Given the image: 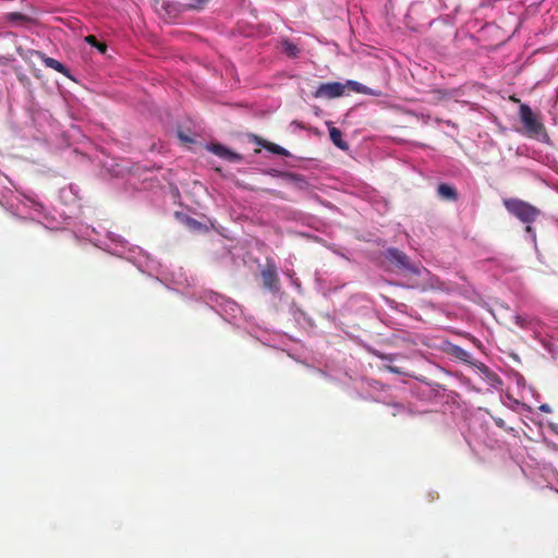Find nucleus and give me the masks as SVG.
I'll list each match as a JSON object with an SVG mask.
<instances>
[{
    "instance_id": "1",
    "label": "nucleus",
    "mask_w": 558,
    "mask_h": 558,
    "mask_svg": "<svg viewBox=\"0 0 558 558\" xmlns=\"http://www.w3.org/2000/svg\"><path fill=\"white\" fill-rule=\"evenodd\" d=\"M504 205L510 214L524 223H532L539 215V210L536 207L518 198L505 199Z\"/></svg>"
},
{
    "instance_id": "2",
    "label": "nucleus",
    "mask_w": 558,
    "mask_h": 558,
    "mask_svg": "<svg viewBox=\"0 0 558 558\" xmlns=\"http://www.w3.org/2000/svg\"><path fill=\"white\" fill-rule=\"evenodd\" d=\"M521 122L530 135L536 136L544 132V125L538 121L530 106L522 104L519 109Z\"/></svg>"
},
{
    "instance_id": "3",
    "label": "nucleus",
    "mask_w": 558,
    "mask_h": 558,
    "mask_svg": "<svg viewBox=\"0 0 558 558\" xmlns=\"http://www.w3.org/2000/svg\"><path fill=\"white\" fill-rule=\"evenodd\" d=\"M387 258L401 269L408 270L412 274H418V269L411 264L408 255L398 248H388Z\"/></svg>"
},
{
    "instance_id": "4",
    "label": "nucleus",
    "mask_w": 558,
    "mask_h": 558,
    "mask_svg": "<svg viewBox=\"0 0 558 558\" xmlns=\"http://www.w3.org/2000/svg\"><path fill=\"white\" fill-rule=\"evenodd\" d=\"M263 284L270 291H277L279 278L277 267L274 262L267 260L266 267L262 270Z\"/></svg>"
},
{
    "instance_id": "5",
    "label": "nucleus",
    "mask_w": 558,
    "mask_h": 558,
    "mask_svg": "<svg viewBox=\"0 0 558 558\" xmlns=\"http://www.w3.org/2000/svg\"><path fill=\"white\" fill-rule=\"evenodd\" d=\"M345 86L339 82L322 84L315 94L316 97L336 98L344 94Z\"/></svg>"
},
{
    "instance_id": "6",
    "label": "nucleus",
    "mask_w": 558,
    "mask_h": 558,
    "mask_svg": "<svg viewBox=\"0 0 558 558\" xmlns=\"http://www.w3.org/2000/svg\"><path fill=\"white\" fill-rule=\"evenodd\" d=\"M36 53L39 56V58L41 59V61L44 62V64L47 68L53 69L54 71L63 74L66 77H71L69 69L65 65H63L61 62H59L58 60H56L51 57H47L46 54H44L41 52H36Z\"/></svg>"
},
{
    "instance_id": "7",
    "label": "nucleus",
    "mask_w": 558,
    "mask_h": 558,
    "mask_svg": "<svg viewBox=\"0 0 558 558\" xmlns=\"http://www.w3.org/2000/svg\"><path fill=\"white\" fill-rule=\"evenodd\" d=\"M210 151H213L215 155L228 159V160H240L241 156L236 153L231 151L227 147H225L221 144H211Z\"/></svg>"
},
{
    "instance_id": "8",
    "label": "nucleus",
    "mask_w": 558,
    "mask_h": 558,
    "mask_svg": "<svg viewBox=\"0 0 558 558\" xmlns=\"http://www.w3.org/2000/svg\"><path fill=\"white\" fill-rule=\"evenodd\" d=\"M347 86L351 90H353L355 93H360V94L372 95V96H376V97H379L383 95V93L380 90L372 89V88L367 87L366 85H363L362 83L356 82V81H348Z\"/></svg>"
},
{
    "instance_id": "9",
    "label": "nucleus",
    "mask_w": 558,
    "mask_h": 558,
    "mask_svg": "<svg viewBox=\"0 0 558 558\" xmlns=\"http://www.w3.org/2000/svg\"><path fill=\"white\" fill-rule=\"evenodd\" d=\"M329 136L335 146L344 151L349 149V144L342 138V132L338 128L330 126Z\"/></svg>"
},
{
    "instance_id": "10",
    "label": "nucleus",
    "mask_w": 558,
    "mask_h": 558,
    "mask_svg": "<svg viewBox=\"0 0 558 558\" xmlns=\"http://www.w3.org/2000/svg\"><path fill=\"white\" fill-rule=\"evenodd\" d=\"M437 192H438L439 197H441L442 199H447V201H457L458 199L457 190L447 183L439 184L437 187Z\"/></svg>"
},
{
    "instance_id": "11",
    "label": "nucleus",
    "mask_w": 558,
    "mask_h": 558,
    "mask_svg": "<svg viewBox=\"0 0 558 558\" xmlns=\"http://www.w3.org/2000/svg\"><path fill=\"white\" fill-rule=\"evenodd\" d=\"M258 144L272 154H277L284 157L290 156V153L286 148L279 146L278 144L271 143L266 140L259 141Z\"/></svg>"
},
{
    "instance_id": "12",
    "label": "nucleus",
    "mask_w": 558,
    "mask_h": 558,
    "mask_svg": "<svg viewBox=\"0 0 558 558\" xmlns=\"http://www.w3.org/2000/svg\"><path fill=\"white\" fill-rule=\"evenodd\" d=\"M280 48L281 51L290 58H296L300 53L299 47L289 39H282L280 41Z\"/></svg>"
},
{
    "instance_id": "13",
    "label": "nucleus",
    "mask_w": 558,
    "mask_h": 558,
    "mask_svg": "<svg viewBox=\"0 0 558 558\" xmlns=\"http://www.w3.org/2000/svg\"><path fill=\"white\" fill-rule=\"evenodd\" d=\"M5 20L12 23H25L28 22L31 19L20 12H11L5 15Z\"/></svg>"
},
{
    "instance_id": "14",
    "label": "nucleus",
    "mask_w": 558,
    "mask_h": 558,
    "mask_svg": "<svg viewBox=\"0 0 558 558\" xmlns=\"http://www.w3.org/2000/svg\"><path fill=\"white\" fill-rule=\"evenodd\" d=\"M85 41L90 46L97 48L101 53H105L107 51V45L105 43L98 41L94 35H88L85 38Z\"/></svg>"
},
{
    "instance_id": "15",
    "label": "nucleus",
    "mask_w": 558,
    "mask_h": 558,
    "mask_svg": "<svg viewBox=\"0 0 558 558\" xmlns=\"http://www.w3.org/2000/svg\"><path fill=\"white\" fill-rule=\"evenodd\" d=\"M209 0H189L184 4L186 10H203Z\"/></svg>"
},
{
    "instance_id": "16",
    "label": "nucleus",
    "mask_w": 558,
    "mask_h": 558,
    "mask_svg": "<svg viewBox=\"0 0 558 558\" xmlns=\"http://www.w3.org/2000/svg\"><path fill=\"white\" fill-rule=\"evenodd\" d=\"M272 173L277 174L279 177H282V178H293L294 177V174H292V173H289V172H278L276 170H272Z\"/></svg>"
},
{
    "instance_id": "17",
    "label": "nucleus",
    "mask_w": 558,
    "mask_h": 558,
    "mask_svg": "<svg viewBox=\"0 0 558 558\" xmlns=\"http://www.w3.org/2000/svg\"><path fill=\"white\" fill-rule=\"evenodd\" d=\"M494 422L496 423V425H497L498 427H501V428H504V427H505V421H504L502 418H500V417H494Z\"/></svg>"
},
{
    "instance_id": "18",
    "label": "nucleus",
    "mask_w": 558,
    "mask_h": 558,
    "mask_svg": "<svg viewBox=\"0 0 558 558\" xmlns=\"http://www.w3.org/2000/svg\"><path fill=\"white\" fill-rule=\"evenodd\" d=\"M387 369H388L389 372H391V373H395V374H401V373H402V372L399 369V367H397V366H391V365H389V366H387Z\"/></svg>"
},
{
    "instance_id": "19",
    "label": "nucleus",
    "mask_w": 558,
    "mask_h": 558,
    "mask_svg": "<svg viewBox=\"0 0 558 558\" xmlns=\"http://www.w3.org/2000/svg\"><path fill=\"white\" fill-rule=\"evenodd\" d=\"M539 410H541L542 412H545V413L550 412V408H549V405H548V404H542V405L539 407Z\"/></svg>"
},
{
    "instance_id": "20",
    "label": "nucleus",
    "mask_w": 558,
    "mask_h": 558,
    "mask_svg": "<svg viewBox=\"0 0 558 558\" xmlns=\"http://www.w3.org/2000/svg\"><path fill=\"white\" fill-rule=\"evenodd\" d=\"M179 137H180L183 142H192V140H191L189 136L183 135L181 132L179 133Z\"/></svg>"
},
{
    "instance_id": "21",
    "label": "nucleus",
    "mask_w": 558,
    "mask_h": 558,
    "mask_svg": "<svg viewBox=\"0 0 558 558\" xmlns=\"http://www.w3.org/2000/svg\"><path fill=\"white\" fill-rule=\"evenodd\" d=\"M189 223L193 225V226H196V225H199L196 220L194 219H189Z\"/></svg>"
},
{
    "instance_id": "22",
    "label": "nucleus",
    "mask_w": 558,
    "mask_h": 558,
    "mask_svg": "<svg viewBox=\"0 0 558 558\" xmlns=\"http://www.w3.org/2000/svg\"><path fill=\"white\" fill-rule=\"evenodd\" d=\"M380 357H381L383 360H390V359H389L388 356H386V355H381Z\"/></svg>"
}]
</instances>
